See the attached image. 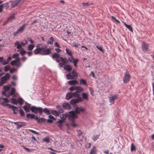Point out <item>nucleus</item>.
<instances>
[{
    "label": "nucleus",
    "mask_w": 154,
    "mask_h": 154,
    "mask_svg": "<svg viewBox=\"0 0 154 154\" xmlns=\"http://www.w3.org/2000/svg\"><path fill=\"white\" fill-rule=\"evenodd\" d=\"M74 108V111H70L69 112V114L67 115L68 117L70 120H73L74 119H75L77 118V114H79L80 112H83L85 111L84 109L82 107H79L77 106H75Z\"/></svg>",
    "instance_id": "obj_1"
},
{
    "label": "nucleus",
    "mask_w": 154,
    "mask_h": 154,
    "mask_svg": "<svg viewBox=\"0 0 154 154\" xmlns=\"http://www.w3.org/2000/svg\"><path fill=\"white\" fill-rule=\"evenodd\" d=\"M37 48L35 49L34 52L35 54H40L42 55H48L51 53V50L48 48L46 49V47H38L37 46Z\"/></svg>",
    "instance_id": "obj_2"
},
{
    "label": "nucleus",
    "mask_w": 154,
    "mask_h": 154,
    "mask_svg": "<svg viewBox=\"0 0 154 154\" xmlns=\"http://www.w3.org/2000/svg\"><path fill=\"white\" fill-rule=\"evenodd\" d=\"M11 85H4L3 87L4 90L2 91V94L7 97H9L11 95L14 96V94L15 92V90L14 88H12L11 90H10Z\"/></svg>",
    "instance_id": "obj_3"
},
{
    "label": "nucleus",
    "mask_w": 154,
    "mask_h": 154,
    "mask_svg": "<svg viewBox=\"0 0 154 154\" xmlns=\"http://www.w3.org/2000/svg\"><path fill=\"white\" fill-rule=\"evenodd\" d=\"M30 110L31 111L37 114L38 113L40 115H41L43 112L42 108L40 107H37L35 106H32L30 108Z\"/></svg>",
    "instance_id": "obj_4"
},
{
    "label": "nucleus",
    "mask_w": 154,
    "mask_h": 154,
    "mask_svg": "<svg viewBox=\"0 0 154 154\" xmlns=\"http://www.w3.org/2000/svg\"><path fill=\"white\" fill-rule=\"evenodd\" d=\"M10 75L9 73H6L5 75L2 77L0 79V86H2L9 80Z\"/></svg>",
    "instance_id": "obj_5"
},
{
    "label": "nucleus",
    "mask_w": 154,
    "mask_h": 154,
    "mask_svg": "<svg viewBox=\"0 0 154 154\" xmlns=\"http://www.w3.org/2000/svg\"><path fill=\"white\" fill-rule=\"evenodd\" d=\"M11 100L12 103L16 104L18 103L20 106L23 104L24 101V100L21 97L19 98L18 100L14 98H13L11 99Z\"/></svg>",
    "instance_id": "obj_6"
},
{
    "label": "nucleus",
    "mask_w": 154,
    "mask_h": 154,
    "mask_svg": "<svg viewBox=\"0 0 154 154\" xmlns=\"http://www.w3.org/2000/svg\"><path fill=\"white\" fill-rule=\"evenodd\" d=\"M130 78V75L128 73V72H127L125 74L124 76L123 77V82L125 83H127L129 81Z\"/></svg>",
    "instance_id": "obj_7"
},
{
    "label": "nucleus",
    "mask_w": 154,
    "mask_h": 154,
    "mask_svg": "<svg viewBox=\"0 0 154 154\" xmlns=\"http://www.w3.org/2000/svg\"><path fill=\"white\" fill-rule=\"evenodd\" d=\"M118 97V94H115L113 95H111L108 97L109 102L111 104L114 103V101H115Z\"/></svg>",
    "instance_id": "obj_8"
},
{
    "label": "nucleus",
    "mask_w": 154,
    "mask_h": 154,
    "mask_svg": "<svg viewBox=\"0 0 154 154\" xmlns=\"http://www.w3.org/2000/svg\"><path fill=\"white\" fill-rule=\"evenodd\" d=\"M8 102V100L7 98H0V104L3 106H6L8 107V104L7 103Z\"/></svg>",
    "instance_id": "obj_9"
},
{
    "label": "nucleus",
    "mask_w": 154,
    "mask_h": 154,
    "mask_svg": "<svg viewBox=\"0 0 154 154\" xmlns=\"http://www.w3.org/2000/svg\"><path fill=\"white\" fill-rule=\"evenodd\" d=\"M149 45L148 44L143 42L142 44L141 48L142 51L144 52H146L148 50Z\"/></svg>",
    "instance_id": "obj_10"
},
{
    "label": "nucleus",
    "mask_w": 154,
    "mask_h": 154,
    "mask_svg": "<svg viewBox=\"0 0 154 154\" xmlns=\"http://www.w3.org/2000/svg\"><path fill=\"white\" fill-rule=\"evenodd\" d=\"M31 104H28V105H25L23 106V109L26 112H29L30 110Z\"/></svg>",
    "instance_id": "obj_11"
},
{
    "label": "nucleus",
    "mask_w": 154,
    "mask_h": 154,
    "mask_svg": "<svg viewBox=\"0 0 154 154\" xmlns=\"http://www.w3.org/2000/svg\"><path fill=\"white\" fill-rule=\"evenodd\" d=\"M23 0H17L13 2L11 5V8H14L18 5H21Z\"/></svg>",
    "instance_id": "obj_12"
},
{
    "label": "nucleus",
    "mask_w": 154,
    "mask_h": 154,
    "mask_svg": "<svg viewBox=\"0 0 154 154\" xmlns=\"http://www.w3.org/2000/svg\"><path fill=\"white\" fill-rule=\"evenodd\" d=\"M62 106L64 109H70L71 108L69 104L68 103H63L62 104Z\"/></svg>",
    "instance_id": "obj_13"
},
{
    "label": "nucleus",
    "mask_w": 154,
    "mask_h": 154,
    "mask_svg": "<svg viewBox=\"0 0 154 154\" xmlns=\"http://www.w3.org/2000/svg\"><path fill=\"white\" fill-rule=\"evenodd\" d=\"M15 46H17V49L18 50H20L21 49H22V46L20 42L18 41H17L16 42L14 43Z\"/></svg>",
    "instance_id": "obj_14"
},
{
    "label": "nucleus",
    "mask_w": 154,
    "mask_h": 154,
    "mask_svg": "<svg viewBox=\"0 0 154 154\" xmlns=\"http://www.w3.org/2000/svg\"><path fill=\"white\" fill-rule=\"evenodd\" d=\"M26 25H27L26 24H24L22 26H21L17 29V32H19L21 33L22 32Z\"/></svg>",
    "instance_id": "obj_15"
},
{
    "label": "nucleus",
    "mask_w": 154,
    "mask_h": 154,
    "mask_svg": "<svg viewBox=\"0 0 154 154\" xmlns=\"http://www.w3.org/2000/svg\"><path fill=\"white\" fill-rule=\"evenodd\" d=\"M49 119L47 120V122L49 123H51L53 122L55 120L54 117L51 115H49L48 116Z\"/></svg>",
    "instance_id": "obj_16"
},
{
    "label": "nucleus",
    "mask_w": 154,
    "mask_h": 154,
    "mask_svg": "<svg viewBox=\"0 0 154 154\" xmlns=\"http://www.w3.org/2000/svg\"><path fill=\"white\" fill-rule=\"evenodd\" d=\"M60 54L57 53H54L51 55V57L53 59L54 58L57 59L58 58H60L59 57Z\"/></svg>",
    "instance_id": "obj_17"
},
{
    "label": "nucleus",
    "mask_w": 154,
    "mask_h": 154,
    "mask_svg": "<svg viewBox=\"0 0 154 154\" xmlns=\"http://www.w3.org/2000/svg\"><path fill=\"white\" fill-rule=\"evenodd\" d=\"M73 97L72 92H68L66 95V98L67 100H69Z\"/></svg>",
    "instance_id": "obj_18"
},
{
    "label": "nucleus",
    "mask_w": 154,
    "mask_h": 154,
    "mask_svg": "<svg viewBox=\"0 0 154 154\" xmlns=\"http://www.w3.org/2000/svg\"><path fill=\"white\" fill-rule=\"evenodd\" d=\"M64 69L68 72L71 71L72 67V66L69 65H66L64 67Z\"/></svg>",
    "instance_id": "obj_19"
},
{
    "label": "nucleus",
    "mask_w": 154,
    "mask_h": 154,
    "mask_svg": "<svg viewBox=\"0 0 154 154\" xmlns=\"http://www.w3.org/2000/svg\"><path fill=\"white\" fill-rule=\"evenodd\" d=\"M75 90H76V91L79 93H80L82 91H83V88L82 87L79 86H76Z\"/></svg>",
    "instance_id": "obj_20"
},
{
    "label": "nucleus",
    "mask_w": 154,
    "mask_h": 154,
    "mask_svg": "<svg viewBox=\"0 0 154 154\" xmlns=\"http://www.w3.org/2000/svg\"><path fill=\"white\" fill-rule=\"evenodd\" d=\"M53 38L52 37H51L49 38L47 42V44L48 45H53Z\"/></svg>",
    "instance_id": "obj_21"
},
{
    "label": "nucleus",
    "mask_w": 154,
    "mask_h": 154,
    "mask_svg": "<svg viewBox=\"0 0 154 154\" xmlns=\"http://www.w3.org/2000/svg\"><path fill=\"white\" fill-rule=\"evenodd\" d=\"M51 114L56 116H58L60 115L58 111L55 110H51Z\"/></svg>",
    "instance_id": "obj_22"
},
{
    "label": "nucleus",
    "mask_w": 154,
    "mask_h": 154,
    "mask_svg": "<svg viewBox=\"0 0 154 154\" xmlns=\"http://www.w3.org/2000/svg\"><path fill=\"white\" fill-rule=\"evenodd\" d=\"M26 125V124L25 122H19L17 127V128H19L23 126Z\"/></svg>",
    "instance_id": "obj_23"
},
{
    "label": "nucleus",
    "mask_w": 154,
    "mask_h": 154,
    "mask_svg": "<svg viewBox=\"0 0 154 154\" xmlns=\"http://www.w3.org/2000/svg\"><path fill=\"white\" fill-rule=\"evenodd\" d=\"M97 153L96 149L95 146H94L91 149L89 154H96Z\"/></svg>",
    "instance_id": "obj_24"
},
{
    "label": "nucleus",
    "mask_w": 154,
    "mask_h": 154,
    "mask_svg": "<svg viewBox=\"0 0 154 154\" xmlns=\"http://www.w3.org/2000/svg\"><path fill=\"white\" fill-rule=\"evenodd\" d=\"M82 95L83 99L86 100H88V94H87L85 92H83L82 94Z\"/></svg>",
    "instance_id": "obj_25"
},
{
    "label": "nucleus",
    "mask_w": 154,
    "mask_h": 154,
    "mask_svg": "<svg viewBox=\"0 0 154 154\" xmlns=\"http://www.w3.org/2000/svg\"><path fill=\"white\" fill-rule=\"evenodd\" d=\"M91 4V3H82V5L84 8H87Z\"/></svg>",
    "instance_id": "obj_26"
},
{
    "label": "nucleus",
    "mask_w": 154,
    "mask_h": 154,
    "mask_svg": "<svg viewBox=\"0 0 154 154\" xmlns=\"http://www.w3.org/2000/svg\"><path fill=\"white\" fill-rule=\"evenodd\" d=\"M35 115L33 114H27L26 115V117L27 118H31L33 119L35 118Z\"/></svg>",
    "instance_id": "obj_27"
},
{
    "label": "nucleus",
    "mask_w": 154,
    "mask_h": 154,
    "mask_svg": "<svg viewBox=\"0 0 154 154\" xmlns=\"http://www.w3.org/2000/svg\"><path fill=\"white\" fill-rule=\"evenodd\" d=\"M15 66L17 69L20 67L22 66V63L20 62L14 63L13 66Z\"/></svg>",
    "instance_id": "obj_28"
},
{
    "label": "nucleus",
    "mask_w": 154,
    "mask_h": 154,
    "mask_svg": "<svg viewBox=\"0 0 154 154\" xmlns=\"http://www.w3.org/2000/svg\"><path fill=\"white\" fill-rule=\"evenodd\" d=\"M15 59H16L15 60L12 61L10 63L11 64L12 66H13L14 63L17 62H20V59L19 57L16 58Z\"/></svg>",
    "instance_id": "obj_29"
},
{
    "label": "nucleus",
    "mask_w": 154,
    "mask_h": 154,
    "mask_svg": "<svg viewBox=\"0 0 154 154\" xmlns=\"http://www.w3.org/2000/svg\"><path fill=\"white\" fill-rule=\"evenodd\" d=\"M14 16L15 14H14L11 15L10 16L7 20V21H6V22H7L9 21H11L14 18Z\"/></svg>",
    "instance_id": "obj_30"
},
{
    "label": "nucleus",
    "mask_w": 154,
    "mask_h": 154,
    "mask_svg": "<svg viewBox=\"0 0 154 154\" xmlns=\"http://www.w3.org/2000/svg\"><path fill=\"white\" fill-rule=\"evenodd\" d=\"M61 61L63 62L65 64L68 62V60L66 58H63L62 57H60Z\"/></svg>",
    "instance_id": "obj_31"
},
{
    "label": "nucleus",
    "mask_w": 154,
    "mask_h": 154,
    "mask_svg": "<svg viewBox=\"0 0 154 154\" xmlns=\"http://www.w3.org/2000/svg\"><path fill=\"white\" fill-rule=\"evenodd\" d=\"M75 100L76 103L80 102H82L83 99L81 97H77L76 99H75Z\"/></svg>",
    "instance_id": "obj_32"
},
{
    "label": "nucleus",
    "mask_w": 154,
    "mask_h": 154,
    "mask_svg": "<svg viewBox=\"0 0 154 154\" xmlns=\"http://www.w3.org/2000/svg\"><path fill=\"white\" fill-rule=\"evenodd\" d=\"M8 108L11 109L13 111L14 110L17 109V108L16 106H14L11 105L10 104L8 105Z\"/></svg>",
    "instance_id": "obj_33"
},
{
    "label": "nucleus",
    "mask_w": 154,
    "mask_h": 154,
    "mask_svg": "<svg viewBox=\"0 0 154 154\" xmlns=\"http://www.w3.org/2000/svg\"><path fill=\"white\" fill-rule=\"evenodd\" d=\"M66 53L67 55L70 57H72V54L71 50L68 49V48H66Z\"/></svg>",
    "instance_id": "obj_34"
},
{
    "label": "nucleus",
    "mask_w": 154,
    "mask_h": 154,
    "mask_svg": "<svg viewBox=\"0 0 154 154\" xmlns=\"http://www.w3.org/2000/svg\"><path fill=\"white\" fill-rule=\"evenodd\" d=\"M68 82L69 84L72 85L75 84L77 83V81L76 80H74L68 81Z\"/></svg>",
    "instance_id": "obj_35"
},
{
    "label": "nucleus",
    "mask_w": 154,
    "mask_h": 154,
    "mask_svg": "<svg viewBox=\"0 0 154 154\" xmlns=\"http://www.w3.org/2000/svg\"><path fill=\"white\" fill-rule=\"evenodd\" d=\"M125 26L128 29L131 31L132 32L133 30L131 26L130 25H128L125 23H124Z\"/></svg>",
    "instance_id": "obj_36"
},
{
    "label": "nucleus",
    "mask_w": 154,
    "mask_h": 154,
    "mask_svg": "<svg viewBox=\"0 0 154 154\" xmlns=\"http://www.w3.org/2000/svg\"><path fill=\"white\" fill-rule=\"evenodd\" d=\"M66 77L68 79H71L74 78V76L70 73L66 75Z\"/></svg>",
    "instance_id": "obj_37"
},
{
    "label": "nucleus",
    "mask_w": 154,
    "mask_h": 154,
    "mask_svg": "<svg viewBox=\"0 0 154 154\" xmlns=\"http://www.w3.org/2000/svg\"><path fill=\"white\" fill-rule=\"evenodd\" d=\"M42 140L47 143H48L50 141V139L48 137H47L43 138Z\"/></svg>",
    "instance_id": "obj_38"
},
{
    "label": "nucleus",
    "mask_w": 154,
    "mask_h": 154,
    "mask_svg": "<svg viewBox=\"0 0 154 154\" xmlns=\"http://www.w3.org/2000/svg\"><path fill=\"white\" fill-rule=\"evenodd\" d=\"M42 111L46 115H47L50 114L49 110L46 108H44L43 110H42Z\"/></svg>",
    "instance_id": "obj_39"
},
{
    "label": "nucleus",
    "mask_w": 154,
    "mask_h": 154,
    "mask_svg": "<svg viewBox=\"0 0 154 154\" xmlns=\"http://www.w3.org/2000/svg\"><path fill=\"white\" fill-rule=\"evenodd\" d=\"M79 93H78L76 91L73 93L72 92V95L73 97H80L79 96Z\"/></svg>",
    "instance_id": "obj_40"
},
{
    "label": "nucleus",
    "mask_w": 154,
    "mask_h": 154,
    "mask_svg": "<svg viewBox=\"0 0 154 154\" xmlns=\"http://www.w3.org/2000/svg\"><path fill=\"white\" fill-rule=\"evenodd\" d=\"M70 103L71 104L73 105V106L74 107H75V106H76L75 104V99H72L70 101Z\"/></svg>",
    "instance_id": "obj_41"
},
{
    "label": "nucleus",
    "mask_w": 154,
    "mask_h": 154,
    "mask_svg": "<svg viewBox=\"0 0 154 154\" xmlns=\"http://www.w3.org/2000/svg\"><path fill=\"white\" fill-rule=\"evenodd\" d=\"M100 135L99 134L96 135H94L92 137V140L94 141H95L98 139Z\"/></svg>",
    "instance_id": "obj_42"
},
{
    "label": "nucleus",
    "mask_w": 154,
    "mask_h": 154,
    "mask_svg": "<svg viewBox=\"0 0 154 154\" xmlns=\"http://www.w3.org/2000/svg\"><path fill=\"white\" fill-rule=\"evenodd\" d=\"M69 119V121L72 122L71 125L73 127H75L76 126V124L75 123L74 121V120L75 119H73V120H70Z\"/></svg>",
    "instance_id": "obj_43"
},
{
    "label": "nucleus",
    "mask_w": 154,
    "mask_h": 154,
    "mask_svg": "<svg viewBox=\"0 0 154 154\" xmlns=\"http://www.w3.org/2000/svg\"><path fill=\"white\" fill-rule=\"evenodd\" d=\"M72 76H74V77H75L77 76V73L76 72V70L74 69L72 72Z\"/></svg>",
    "instance_id": "obj_44"
},
{
    "label": "nucleus",
    "mask_w": 154,
    "mask_h": 154,
    "mask_svg": "<svg viewBox=\"0 0 154 154\" xmlns=\"http://www.w3.org/2000/svg\"><path fill=\"white\" fill-rule=\"evenodd\" d=\"M80 84H82L83 85H87V84L86 83V81L85 80L81 79L80 80Z\"/></svg>",
    "instance_id": "obj_45"
},
{
    "label": "nucleus",
    "mask_w": 154,
    "mask_h": 154,
    "mask_svg": "<svg viewBox=\"0 0 154 154\" xmlns=\"http://www.w3.org/2000/svg\"><path fill=\"white\" fill-rule=\"evenodd\" d=\"M96 48L97 49H98L99 51H100L102 52L103 53L104 52V50L103 49V47L102 46H96Z\"/></svg>",
    "instance_id": "obj_46"
},
{
    "label": "nucleus",
    "mask_w": 154,
    "mask_h": 154,
    "mask_svg": "<svg viewBox=\"0 0 154 154\" xmlns=\"http://www.w3.org/2000/svg\"><path fill=\"white\" fill-rule=\"evenodd\" d=\"M131 151H133L136 150V147L133 143H132L131 146Z\"/></svg>",
    "instance_id": "obj_47"
},
{
    "label": "nucleus",
    "mask_w": 154,
    "mask_h": 154,
    "mask_svg": "<svg viewBox=\"0 0 154 154\" xmlns=\"http://www.w3.org/2000/svg\"><path fill=\"white\" fill-rule=\"evenodd\" d=\"M34 45H29V46L28 47V50H32L33 48L34 47Z\"/></svg>",
    "instance_id": "obj_48"
},
{
    "label": "nucleus",
    "mask_w": 154,
    "mask_h": 154,
    "mask_svg": "<svg viewBox=\"0 0 154 154\" xmlns=\"http://www.w3.org/2000/svg\"><path fill=\"white\" fill-rule=\"evenodd\" d=\"M10 68V66L9 65H7L6 66H5L4 71L5 72H7L8 70H9V69Z\"/></svg>",
    "instance_id": "obj_49"
},
{
    "label": "nucleus",
    "mask_w": 154,
    "mask_h": 154,
    "mask_svg": "<svg viewBox=\"0 0 154 154\" xmlns=\"http://www.w3.org/2000/svg\"><path fill=\"white\" fill-rule=\"evenodd\" d=\"M20 50V54L22 55H24L26 52L23 48Z\"/></svg>",
    "instance_id": "obj_50"
},
{
    "label": "nucleus",
    "mask_w": 154,
    "mask_h": 154,
    "mask_svg": "<svg viewBox=\"0 0 154 154\" xmlns=\"http://www.w3.org/2000/svg\"><path fill=\"white\" fill-rule=\"evenodd\" d=\"M19 113L21 116H25V114L24 113V111L22 109H21L20 110Z\"/></svg>",
    "instance_id": "obj_51"
},
{
    "label": "nucleus",
    "mask_w": 154,
    "mask_h": 154,
    "mask_svg": "<svg viewBox=\"0 0 154 154\" xmlns=\"http://www.w3.org/2000/svg\"><path fill=\"white\" fill-rule=\"evenodd\" d=\"M64 121L63 119H60L57 122V123L60 124L59 126L60 127L61 125V124L63 123Z\"/></svg>",
    "instance_id": "obj_52"
},
{
    "label": "nucleus",
    "mask_w": 154,
    "mask_h": 154,
    "mask_svg": "<svg viewBox=\"0 0 154 154\" xmlns=\"http://www.w3.org/2000/svg\"><path fill=\"white\" fill-rule=\"evenodd\" d=\"M20 43L21 45L24 46L28 43V42L27 41L25 40L24 41L21 42Z\"/></svg>",
    "instance_id": "obj_53"
},
{
    "label": "nucleus",
    "mask_w": 154,
    "mask_h": 154,
    "mask_svg": "<svg viewBox=\"0 0 154 154\" xmlns=\"http://www.w3.org/2000/svg\"><path fill=\"white\" fill-rule=\"evenodd\" d=\"M66 117V115L64 114H62L60 116V119H63L64 121H65Z\"/></svg>",
    "instance_id": "obj_54"
},
{
    "label": "nucleus",
    "mask_w": 154,
    "mask_h": 154,
    "mask_svg": "<svg viewBox=\"0 0 154 154\" xmlns=\"http://www.w3.org/2000/svg\"><path fill=\"white\" fill-rule=\"evenodd\" d=\"M78 60L77 59H76L73 60V63H74V65L75 67H76V64L78 62Z\"/></svg>",
    "instance_id": "obj_55"
},
{
    "label": "nucleus",
    "mask_w": 154,
    "mask_h": 154,
    "mask_svg": "<svg viewBox=\"0 0 154 154\" xmlns=\"http://www.w3.org/2000/svg\"><path fill=\"white\" fill-rule=\"evenodd\" d=\"M1 63L3 65H5L8 64L7 61H5V60H4L3 58L2 60V61Z\"/></svg>",
    "instance_id": "obj_56"
},
{
    "label": "nucleus",
    "mask_w": 154,
    "mask_h": 154,
    "mask_svg": "<svg viewBox=\"0 0 154 154\" xmlns=\"http://www.w3.org/2000/svg\"><path fill=\"white\" fill-rule=\"evenodd\" d=\"M19 54L17 53H16L15 54H14L12 56V58H16L19 56Z\"/></svg>",
    "instance_id": "obj_57"
},
{
    "label": "nucleus",
    "mask_w": 154,
    "mask_h": 154,
    "mask_svg": "<svg viewBox=\"0 0 154 154\" xmlns=\"http://www.w3.org/2000/svg\"><path fill=\"white\" fill-rule=\"evenodd\" d=\"M76 131L79 136H80L82 134V132L80 130H76Z\"/></svg>",
    "instance_id": "obj_58"
},
{
    "label": "nucleus",
    "mask_w": 154,
    "mask_h": 154,
    "mask_svg": "<svg viewBox=\"0 0 154 154\" xmlns=\"http://www.w3.org/2000/svg\"><path fill=\"white\" fill-rule=\"evenodd\" d=\"M76 89V86H73L69 88V90L71 91H73Z\"/></svg>",
    "instance_id": "obj_59"
},
{
    "label": "nucleus",
    "mask_w": 154,
    "mask_h": 154,
    "mask_svg": "<svg viewBox=\"0 0 154 154\" xmlns=\"http://www.w3.org/2000/svg\"><path fill=\"white\" fill-rule=\"evenodd\" d=\"M8 3L7 2L4 4H3L1 5H2V7H5L6 8H8Z\"/></svg>",
    "instance_id": "obj_60"
},
{
    "label": "nucleus",
    "mask_w": 154,
    "mask_h": 154,
    "mask_svg": "<svg viewBox=\"0 0 154 154\" xmlns=\"http://www.w3.org/2000/svg\"><path fill=\"white\" fill-rule=\"evenodd\" d=\"M17 69L16 68H12L10 71V72L11 73H12L17 70Z\"/></svg>",
    "instance_id": "obj_61"
},
{
    "label": "nucleus",
    "mask_w": 154,
    "mask_h": 154,
    "mask_svg": "<svg viewBox=\"0 0 154 154\" xmlns=\"http://www.w3.org/2000/svg\"><path fill=\"white\" fill-rule=\"evenodd\" d=\"M91 143H87L86 144L85 147L87 148H89L91 147Z\"/></svg>",
    "instance_id": "obj_62"
},
{
    "label": "nucleus",
    "mask_w": 154,
    "mask_h": 154,
    "mask_svg": "<svg viewBox=\"0 0 154 154\" xmlns=\"http://www.w3.org/2000/svg\"><path fill=\"white\" fill-rule=\"evenodd\" d=\"M58 111L59 114H60L61 113H63L64 112V110L61 108H60Z\"/></svg>",
    "instance_id": "obj_63"
},
{
    "label": "nucleus",
    "mask_w": 154,
    "mask_h": 154,
    "mask_svg": "<svg viewBox=\"0 0 154 154\" xmlns=\"http://www.w3.org/2000/svg\"><path fill=\"white\" fill-rule=\"evenodd\" d=\"M89 89L90 91L91 94L93 96V93L94 92V90L92 89V88H91L90 87L89 88Z\"/></svg>",
    "instance_id": "obj_64"
}]
</instances>
